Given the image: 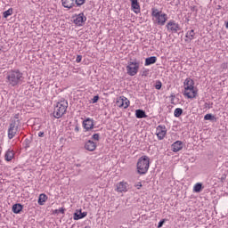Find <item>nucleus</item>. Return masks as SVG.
<instances>
[{
    "mask_svg": "<svg viewBox=\"0 0 228 228\" xmlns=\"http://www.w3.org/2000/svg\"><path fill=\"white\" fill-rule=\"evenodd\" d=\"M100 138H101V135L99 134H94L92 136V139L96 140V142H99Z\"/></svg>",
    "mask_w": 228,
    "mask_h": 228,
    "instance_id": "obj_32",
    "label": "nucleus"
},
{
    "mask_svg": "<svg viewBox=\"0 0 228 228\" xmlns=\"http://www.w3.org/2000/svg\"><path fill=\"white\" fill-rule=\"evenodd\" d=\"M116 104L118 108L127 110V108H129V104H131V102H129V99H127L126 96H119L116 101Z\"/></svg>",
    "mask_w": 228,
    "mask_h": 228,
    "instance_id": "obj_9",
    "label": "nucleus"
},
{
    "mask_svg": "<svg viewBox=\"0 0 228 228\" xmlns=\"http://www.w3.org/2000/svg\"><path fill=\"white\" fill-rule=\"evenodd\" d=\"M55 213H60L59 211H55Z\"/></svg>",
    "mask_w": 228,
    "mask_h": 228,
    "instance_id": "obj_47",
    "label": "nucleus"
},
{
    "mask_svg": "<svg viewBox=\"0 0 228 228\" xmlns=\"http://www.w3.org/2000/svg\"><path fill=\"white\" fill-rule=\"evenodd\" d=\"M46 200H47V195H45V193H42L39 195L37 202H38L39 206H44V204H45Z\"/></svg>",
    "mask_w": 228,
    "mask_h": 228,
    "instance_id": "obj_23",
    "label": "nucleus"
},
{
    "mask_svg": "<svg viewBox=\"0 0 228 228\" xmlns=\"http://www.w3.org/2000/svg\"><path fill=\"white\" fill-rule=\"evenodd\" d=\"M151 167V159L147 155H143L138 159L136 168L139 175H145L149 172Z\"/></svg>",
    "mask_w": 228,
    "mask_h": 228,
    "instance_id": "obj_2",
    "label": "nucleus"
},
{
    "mask_svg": "<svg viewBox=\"0 0 228 228\" xmlns=\"http://www.w3.org/2000/svg\"><path fill=\"white\" fill-rule=\"evenodd\" d=\"M13 14V9L12 8H9L7 11L4 12L3 17L4 19H8V17H10V15Z\"/></svg>",
    "mask_w": 228,
    "mask_h": 228,
    "instance_id": "obj_26",
    "label": "nucleus"
},
{
    "mask_svg": "<svg viewBox=\"0 0 228 228\" xmlns=\"http://www.w3.org/2000/svg\"><path fill=\"white\" fill-rule=\"evenodd\" d=\"M73 22L76 24V26H83V24L86 22V17L85 16V13L81 12L73 16Z\"/></svg>",
    "mask_w": 228,
    "mask_h": 228,
    "instance_id": "obj_11",
    "label": "nucleus"
},
{
    "mask_svg": "<svg viewBox=\"0 0 228 228\" xmlns=\"http://www.w3.org/2000/svg\"><path fill=\"white\" fill-rule=\"evenodd\" d=\"M15 158V151L12 149H9L4 154L5 161H12Z\"/></svg>",
    "mask_w": 228,
    "mask_h": 228,
    "instance_id": "obj_18",
    "label": "nucleus"
},
{
    "mask_svg": "<svg viewBox=\"0 0 228 228\" xmlns=\"http://www.w3.org/2000/svg\"><path fill=\"white\" fill-rule=\"evenodd\" d=\"M222 69H227V63H223L222 64Z\"/></svg>",
    "mask_w": 228,
    "mask_h": 228,
    "instance_id": "obj_41",
    "label": "nucleus"
},
{
    "mask_svg": "<svg viewBox=\"0 0 228 228\" xmlns=\"http://www.w3.org/2000/svg\"><path fill=\"white\" fill-rule=\"evenodd\" d=\"M86 0H75V6H83Z\"/></svg>",
    "mask_w": 228,
    "mask_h": 228,
    "instance_id": "obj_28",
    "label": "nucleus"
},
{
    "mask_svg": "<svg viewBox=\"0 0 228 228\" xmlns=\"http://www.w3.org/2000/svg\"><path fill=\"white\" fill-rule=\"evenodd\" d=\"M87 215V212H81V210H79L78 212L74 213L73 219L81 220L82 218H85Z\"/></svg>",
    "mask_w": 228,
    "mask_h": 228,
    "instance_id": "obj_20",
    "label": "nucleus"
},
{
    "mask_svg": "<svg viewBox=\"0 0 228 228\" xmlns=\"http://www.w3.org/2000/svg\"><path fill=\"white\" fill-rule=\"evenodd\" d=\"M23 143H24L25 149H29V143H31L29 139H25Z\"/></svg>",
    "mask_w": 228,
    "mask_h": 228,
    "instance_id": "obj_30",
    "label": "nucleus"
},
{
    "mask_svg": "<svg viewBox=\"0 0 228 228\" xmlns=\"http://www.w3.org/2000/svg\"><path fill=\"white\" fill-rule=\"evenodd\" d=\"M215 116L213 114H207L204 117V120H215Z\"/></svg>",
    "mask_w": 228,
    "mask_h": 228,
    "instance_id": "obj_29",
    "label": "nucleus"
},
{
    "mask_svg": "<svg viewBox=\"0 0 228 228\" xmlns=\"http://www.w3.org/2000/svg\"><path fill=\"white\" fill-rule=\"evenodd\" d=\"M55 211H59V213H61V215H64L65 214V208H61L59 209H56Z\"/></svg>",
    "mask_w": 228,
    "mask_h": 228,
    "instance_id": "obj_37",
    "label": "nucleus"
},
{
    "mask_svg": "<svg viewBox=\"0 0 228 228\" xmlns=\"http://www.w3.org/2000/svg\"><path fill=\"white\" fill-rule=\"evenodd\" d=\"M156 135L158 140H164L165 136H167V126L159 125L156 128Z\"/></svg>",
    "mask_w": 228,
    "mask_h": 228,
    "instance_id": "obj_10",
    "label": "nucleus"
},
{
    "mask_svg": "<svg viewBox=\"0 0 228 228\" xmlns=\"http://www.w3.org/2000/svg\"><path fill=\"white\" fill-rule=\"evenodd\" d=\"M20 126V120L19 119L11 120L8 132H7L9 140H13V138H15V136L17 135V133H19Z\"/></svg>",
    "mask_w": 228,
    "mask_h": 228,
    "instance_id": "obj_6",
    "label": "nucleus"
},
{
    "mask_svg": "<svg viewBox=\"0 0 228 228\" xmlns=\"http://www.w3.org/2000/svg\"><path fill=\"white\" fill-rule=\"evenodd\" d=\"M92 101H93V104H95L96 102H99V95L94 96Z\"/></svg>",
    "mask_w": 228,
    "mask_h": 228,
    "instance_id": "obj_34",
    "label": "nucleus"
},
{
    "mask_svg": "<svg viewBox=\"0 0 228 228\" xmlns=\"http://www.w3.org/2000/svg\"><path fill=\"white\" fill-rule=\"evenodd\" d=\"M13 120H20V119H19V114H16V115L14 116Z\"/></svg>",
    "mask_w": 228,
    "mask_h": 228,
    "instance_id": "obj_42",
    "label": "nucleus"
},
{
    "mask_svg": "<svg viewBox=\"0 0 228 228\" xmlns=\"http://www.w3.org/2000/svg\"><path fill=\"white\" fill-rule=\"evenodd\" d=\"M85 228H91L90 226H86Z\"/></svg>",
    "mask_w": 228,
    "mask_h": 228,
    "instance_id": "obj_46",
    "label": "nucleus"
},
{
    "mask_svg": "<svg viewBox=\"0 0 228 228\" xmlns=\"http://www.w3.org/2000/svg\"><path fill=\"white\" fill-rule=\"evenodd\" d=\"M135 117L136 118H147V114L143 110H135Z\"/></svg>",
    "mask_w": 228,
    "mask_h": 228,
    "instance_id": "obj_22",
    "label": "nucleus"
},
{
    "mask_svg": "<svg viewBox=\"0 0 228 228\" xmlns=\"http://www.w3.org/2000/svg\"><path fill=\"white\" fill-rule=\"evenodd\" d=\"M81 60H83V56L82 55H77V59H76L77 63H81Z\"/></svg>",
    "mask_w": 228,
    "mask_h": 228,
    "instance_id": "obj_36",
    "label": "nucleus"
},
{
    "mask_svg": "<svg viewBox=\"0 0 228 228\" xmlns=\"http://www.w3.org/2000/svg\"><path fill=\"white\" fill-rule=\"evenodd\" d=\"M165 224V219H162L159 222L158 224V228H161L163 227V224Z\"/></svg>",
    "mask_w": 228,
    "mask_h": 228,
    "instance_id": "obj_35",
    "label": "nucleus"
},
{
    "mask_svg": "<svg viewBox=\"0 0 228 228\" xmlns=\"http://www.w3.org/2000/svg\"><path fill=\"white\" fill-rule=\"evenodd\" d=\"M151 17L153 23L158 26H165L167 20H168V15L162 11H159L158 8H151Z\"/></svg>",
    "mask_w": 228,
    "mask_h": 228,
    "instance_id": "obj_3",
    "label": "nucleus"
},
{
    "mask_svg": "<svg viewBox=\"0 0 228 228\" xmlns=\"http://www.w3.org/2000/svg\"><path fill=\"white\" fill-rule=\"evenodd\" d=\"M75 133H79V125H76Z\"/></svg>",
    "mask_w": 228,
    "mask_h": 228,
    "instance_id": "obj_39",
    "label": "nucleus"
},
{
    "mask_svg": "<svg viewBox=\"0 0 228 228\" xmlns=\"http://www.w3.org/2000/svg\"><path fill=\"white\" fill-rule=\"evenodd\" d=\"M85 149L86 151H89V152H94V151H95V149H97V143H95L94 141L92 140H88L86 143H85Z\"/></svg>",
    "mask_w": 228,
    "mask_h": 228,
    "instance_id": "obj_13",
    "label": "nucleus"
},
{
    "mask_svg": "<svg viewBox=\"0 0 228 228\" xmlns=\"http://www.w3.org/2000/svg\"><path fill=\"white\" fill-rule=\"evenodd\" d=\"M166 28L169 33H177V31H181V26L174 20H170L167 23Z\"/></svg>",
    "mask_w": 228,
    "mask_h": 228,
    "instance_id": "obj_8",
    "label": "nucleus"
},
{
    "mask_svg": "<svg viewBox=\"0 0 228 228\" xmlns=\"http://www.w3.org/2000/svg\"><path fill=\"white\" fill-rule=\"evenodd\" d=\"M221 183H224L225 179H227V175L224 174L222 176L219 178Z\"/></svg>",
    "mask_w": 228,
    "mask_h": 228,
    "instance_id": "obj_33",
    "label": "nucleus"
},
{
    "mask_svg": "<svg viewBox=\"0 0 228 228\" xmlns=\"http://www.w3.org/2000/svg\"><path fill=\"white\" fill-rule=\"evenodd\" d=\"M185 37H186V38H188L190 40V42H191V40H193L195 38V30L191 29V30L187 31Z\"/></svg>",
    "mask_w": 228,
    "mask_h": 228,
    "instance_id": "obj_24",
    "label": "nucleus"
},
{
    "mask_svg": "<svg viewBox=\"0 0 228 228\" xmlns=\"http://www.w3.org/2000/svg\"><path fill=\"white\" fill-rule=\"evenodd\" d=\"M67 108H69V102L64 98L58 101L53 108L54 118H61L65 113H67Z\"/></svg>",
    "mask_w": 228,
    "mask_h": 228,
    "instance_id": "obj_4",
    "label": "nucleus"
},
{
    "mask_svg": "<svg viewBox=\"0 0 228 228\" xmlns=\"http://www.w3.org/2000/svg\"><path fill=\"white\" fill-rule=\"evenodd\" d=\"M195 82L191 78H186L183 82L184 93L183 95L187 99H195L197 97V90H195Z\"/></svg>",
    "mask_w": 228,
    "mask_h": 228,
    "instance_id": "obj_5",
    "label": "nucleus"
},
{
    "mask_svg": "<svg viewBox=\"0 0 228 228\" xmlns=\"http://www.w3.org/2000/svg\"><path fill=\"white\" fill-rule=\"evenodd\" d=\"M138 70H140V62H128V65L126 66V74H128V76H136Z\"/></svg>",
    "mask_w": 228,
    "mask_h": 228,
    "instance_id": "obj_7",
    "label": "nucleus"
},
{
    "mask_svg": "<svg viewBox=\"0 0 228 228\" xmlns=\"http://www.w3.org/2000/svg\"><path fill=\"white\" fill-rule=\"evenodd\" d=\"M5 79L8 86H19L24 82V74L19 69H11L7 72Z\"/></svg>",
    "mask_w": 228,
    "mask_h": 228,
    "instance_id": "obj_1",
    "label": "nucleus"
},
{
    "mask_svg": "<svg viewBox=\"0 0 228 228\" xmlns=\"http://www.w3.org/2000/svg\"><path fill=\"white\" fill-rule=\"evenodd\" d=\"M202 183H198L193 186V191L195 193H200V191H202Z\"/></svg>",
    "mask_w": 228,
    "mask_h": 228,
    "instance_id": "obj_25",
    "label": "nucleus"
},
{
    "mask_svg": "<svg viewBox=\"0 0 228 228\" xmlns=\"http://www.w3.org/2000/svg\"><path fill=\"white\" fill-rule=\"evenodd\" d=\"M205 108H208V109H209V108H211V107H209V103L206 102V103H205Z\"/></svg>",
    "mask_w": 228,
    "mask_h": 228,
    "instance_id": "obj_43",
    "label": "nucleus"
},
{
    "mask_svg": "<svg viewBox=\"0 0 228 228\" xmlns=\"http://www.w3.org/2000/svg\"><path fill=\"white\" fill-rule=\"evenodd\" d=\"M174 115L176 118H179V117H181V115H183V109L181 108H176L174 111Z\"/></svg>",
    "mask_w": 228,
    "mask_h": 228,
    "instance_id": "obj_27",
    "label": "nucleus"
},
{
    "mask_svg": "<svg viewBox=\"0 0 228 228\" xmlns=\"http://www.w3.org/2000/svg\"><path fill=\"white\" fill-rule=\"evenodd\" d=\"M117 191L119 193H124L127 191V183L120 182L117 184Z\"/></svg>",
    "mask_w": 228,
    "mask_h": 228,
    "instance_id": "obj_17",
    "label": "nucleus"
},
{
    "mask_svg": "<svg viewBox=\"0 0 228 228\" xmlns=\"http://www.w3.org/2000/svg\"><path fill=\"white\" fill-rule=\"evenodd\" d=\"M82 126L84 127V129H86L85 131H91V129H94V118H86L83 123Z\"/></svg>",
    "mask_w": 228,
    "mask_h": 228,
    "instance_id": "obj_12",
    "label": "nucleus"
},
{
    "mask_svg": "<svg viewBox=\"0 0 228 228\" xmlns=\"http://www.w3.org/2000/svg\"><path fill=\"white\" fill-rule=\"evenodd\" d=\"M158 61V57L151 56L145 59L144 65L145 67H149V65H154Z\"/></svg>",
    "mask_w": 228,
    "mask_h": 228,
    "instance_id": "obj_19",
    "label": "nucleus"
},
{
    "mask_svg": "<svg viewBox=\"0 0 228 228\" xmlns=\"http://www.w3.org/2000/svg\"><path fill=\"white\" fill-rule=\"evenodd\" d=\"M61 4L64 8L70 10L76 6V0H61Z\"/></svg>",
    "mask_w": 228,
    "mask_h": 228,
    "instance_id": "obj_14",
    "label": "nucleus"
},
{
    "mask_svg": "<svg viewBox=\"0 0 228 228\" xmlns=\"http://www.w3.org/2000/svg\"><path fill=\"white\" fill-rule=\"evenodd\" d=\"M44 135H45L44 132H39L38 133L39 138H44Z\"/></svg>",
    "mask_w": 228,
    "mask_h": 228,
    "instance_id": "obj_40",
    "label": "nucleus"
},
{
    "mask_svg": "<svg viewBox=\"0 0 228 228\" xmlns=\"http://www.w3.org/2000/svg\"><path fill=\"white\" fill-rule=\"evenodd\" d=\"M171 97H172L173 99H175V94H172Z\"/></svg>",
    "mask_w": 228,
    "mask_h": 228,
    "instance_id": "obj_45",
    "label": "nucleus"
},
{
    "mask_svg": "<svg viewBox=\"0 0 228 228\" xmlns=\"http://www.w3.org/2000/svg\"><path fill=\"white\" fill-rule=\"evenodd\" d=\"M134 186L137 188V190H140V188H142V183L138 182Z\"/></svg>",
    "mask_w": 228,
    "mask_h": 228,
    "instance_id": "obj_38",
    "label": "nucleus"
},
{
    "mask_svg": "<svg viewBox=\"0 0 228 228\" xmlns=\"http://www.w3.org/2000/svg\"><path fill=\"white\" fill-rule=\"evenodd\" d=\"M161 86H163V84H161V81H158L155 85L156 90H161Z\"/></svg>",
    "mask_w": 228,
    "mask_h": 228,
    "instance_id": "obj_31",
    "label": "nucleus"
},
{
    "mask_svg": "<svg viewBox=\"0 0 228 228\" xmlns=\"http://www.w3.org/2000/svg\"><path fill=\"white\" fill-rule=\"evenodd\" d=\"M23 209V206L20 203H16L12 206V212L15 215H19V213H20V211H22Z\"/></svg>",
    "mask_w": 228,
    "mask_h": 228,
    "instance_id": "obj_21",
    "label": "nucleus"
},
{
    "mask_svg": "<svg viewBox=\"0 0 228 228\" xmlns=\"http://www.w3.org/2000/svg\"><path fill=\"white\" fill-rule=\"evenodd\" d=\"M131 3V10L134 11L136 14L140 13L141 9H140V3L138 0H130Z\"/></svg>",
    "mask_w": 228,
    "mask_h": 228,
    "instance_id": "obj_15",
    "label": "nucleus"
},
{
    "mask_svg": "<svg viewBox=\"0 0 228 228\" xmlns=\"http://www.w3.org/2000/svg\"><path fill=\"white\" fill-rule=\"evenodd\" d=\"M3 152V148L0 147V156H1V153Z\"/></svg>",
    "mask_w": 228,
    "mask_h": 228,
    "instance_id": "obj_44",
    "label": "nucleus"
},
{
    "mask_svg": "<svg viewBox=\"0 0 228 228\" xmlns=\"http://www.w3.org/2000/svg\"><path fill=\"white\" fill-rule=\"evenodd\" d=\"M171 147L173 152H179V151H183V142L176 141L171 145Z\"/></svg>",
    "mask_w": 228,
    "mask_h": 228,
    "instance_id": "obj_16",
    "label": "nucleus"
}]
</instances>
